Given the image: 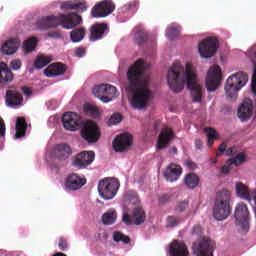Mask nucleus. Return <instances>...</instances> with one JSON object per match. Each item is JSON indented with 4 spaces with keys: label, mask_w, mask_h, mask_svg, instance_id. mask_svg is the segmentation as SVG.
<instances>
[{
    "label": "nucleus",
    "mask_w": 256,
    "mask_h": 256,
    "mask_svg": "<svg viewBox=\"0 0 256 256\" xmlns=\"http://www.w3.org/2000/svg\"><path fill=\"white\" fill-rule=\"evenodd\" d=\"M182 173H183V168L180 165L170 164L167 166L164 172V177L167 181H169L170 183H173L181 177Z\"/></svg>",
    "instance_id": "5701e85b"
},
{
    "label": "nucleus",
    "mask_w": 256,
    "mask_h": 256,
    "mask_svg": "<svg viewBox=\"0 0 256 256\" xmlns=\"http://www.w3.org/2000/svg\"><path fill=\"white\" fill-rule=\"evenodd\" d=\"M87 30L84 27L75 28L70 32V39L72 43H81L82 39H85Z\"/></svg>",
    "instance_id": "473e14b6"
},
{
    "label": "nucleus",
    "mask_w": 256,
    "mask_h": 256,
    "mask_svg": "<svg viewBox=\"0 0 256 256\" xmlns=\"http://www.w3.org/2000/svg\"><path fill=\"white\" fill-rule=\"evenodd\" d=\"M221 81H223V76L221 75V68H219V66L210 67L206 76L207 91H217V89H219V86L221 85Z\"/></svg>",
    "instance_id": "9b49d317"
},
{
    "label": "nucleus",
    "mask_w": 256,
    "mask_h": 256,
    "mask_svg": "<svg viewBox=\"0 0 256 256\" xmlns=\"http://www.w3.org/2000/svg\"><path fill=\"white\" fill-rule=\"evenodd\" d=\"M184 183L188 189L199 187V176L195 173H188L184 177Z\"/></svg>",
    "instance_id": "72a5a7b5"
},
{
    "label": "nucleus",
    "mask_w": 256,
    "mask_h": 256,
    "mask_svg": "<svg viewBox=\"0 0 256 256\" xmlns=\"http://www.w3.org/2000/svg\"><path fill=\"white\" fill-rule=\"evenodd\" d=\"M235 191L237 197L251 202V191H249V186L245 185L243 182H237L235 185Z\"/></svg>",
    "instance_id": "c85d7f7f"
},
{
    "label": "nucleus",
    "mask_w": 256,
    "mask_h": 256,
    "mask_svg": "<svg viewBox=\"0 0 256 256\" xmlns=\"http://www.w3.org/2000/svg\"><path fill=\"white\" fill-rule=\"evenodd\" d=\"M237 153V148L235 147H230L226 150V155L227 157H231Z\"/></svg>",
    "instance_id": "e2e57ef3"
},
{
    "label": "nucleus",
    "mask_w": 256,
    "mask_h": 256,
    "mask_svg": "<svg viewBox=\"0 0 256 256\" xmlns=\"http://www.w3.org/2000/svg\"><path fill=\"white\" fill-rule=\"evenodd\" d=\"M93 161H95V152L82 151L74 157L72 165L77 169H85V167H89Z\"/></svg>",
    "instance_id": "2eb2a0df"
},
{
    "label": "nucleus",
    "mask_w": 256,
    "mask_h": 256,
    "mask_svg": "<svg viewBox=\"0 0 256 256\" xmlns=\"http://www.w3.org/2000/svg\"><path fill=\"white\" fill-rule=\"evenodd\" d=\"M5 103L7 107L17 109L23 107V94L17 90H7L5 95Z\"/></svg>",
    "instance_id": "a211bd4d"
},
{
    "label": "nucleus",
    "mask_w": 256,
    "mask_h": 256,
    "mask_svg": "<svg viewBox=\"0 0 256 256\" xmlns=\"http://www.w3.org/2000/svg\"><path fill=\"white\" fill-rule=\"evenodd\" d=\"M22 65L23 63L20 59H14L10 62V69H12V71H20Z\"/></svg>",
    "instance_id": "3c124183"
},
{
    "label": "nucleus",
    "mask_w": 256,
    "mask_h": 256,
    "mask_svg": "<svg viewBox=\"0 0 256 256\" xmlns=\"http://www.w3.org/2000/svg\"><path fill=\"white\" fill-rule=\"evenodd\" d=\"M226 149H227V145L225 143L220 144L218 151L216 152V156L221 157V155H223V153H225Z\"/></svg>",
    "instance_id": "6e6d98bb"
},
{
    "label": "nucleus",
    "mask_w": 256,
    "mask_h": 256,
    "mask_svg": "<svg viewBox=\"0 0 256 256\" xmlns=\"http://www.w3.org/2000/svg\"><path fill=\"white\" fill-rule=\"evenodd\" d=\"M50 61H53V56L40 55L36 58L34 67L35 69H43V67H47Z\"/></svg>",
    "instance_id": "c9c22d12"
},
{
    "label": "nucleus",
    "mask_w": 256,
    "mask_h": 256,
    "mask_svg": "<svg viewBox=\"0 0 256 256\" xmlns=\"http://www.w3.org/2000/svg\"><path fill=\"white\" fill-rule=\"evenodd\" d=\"M229 215H231V192L222 190L216 195L213 217L216 221H225Z\"/></svg>",
    "instance_id": "20e7f679"
},
{
    "label": "nucleus",
    "mask_w": 256,
    "mask_h": 256,
    "mask_svg": "<svg viewBox=\"0 0 256 256\" xmlns=\"http://www.w3.org/2000/svg\"><path fill=\"white\" fill-rule=\"evenodd\" d=\"M89 9V6L87 5V1H74V11H77L78 13H85Z\"/></svg>",
    "instance_id": "37998d69"
},
{
    "label": "nucleus",
    "mask_w": 256,
    "mask_h": 256,
    "mask_svg": "<svg viewBox=\"0 0 256 256\" xmlns=\"http://www.w3.org/2000/svg\"><path fill=\"white\" fill-rule=\"evenodd\" d=\"M217 49H219V41L213 37L204 39L198 45V51L202 59H211V57H215Z\"/></svg>",
    "instance_id": "1a4fd4ad"
},
{
    "label": "nucleus",
    "mask_w": 256,
    "mask_h": 256,
    "mask_svg": "<svg viewBox=\"0 0 256 256\" xmlns=\"http://www.w3.org/2000/svg\"><path fill=\"white\" fill-rule=\"evenodd\" d=\"M62 125L66 131H77L83 125V117L75 112H65L62 115Z\"/></svg>",
    "instance_id": "f8f14e48"
},
{
    "label": "nucleus",
    "mask_w": 256,
    "mask_h": 256,
    "mask_svg": "<svg viewBox=\"0 0 256 256\" xmlns=\"http://www.w3.org/2000/svg\"><path fill=\"white\" fill-rule=\"evenodd\" d=\"M53 256H66L63 252H56Z\"/></svg>",
    "instance_id": "774afa93"
},
{
    "label": "nucleus",
    "mask_w": 256,
    "mask_h": 256,
    "mask_svg": "<svg viewBox=\"0 0 256 256\" xmlns=\"http://www.w3.org/2000/svg\"><path fill=\"white\" fill-rule=\"evenodd\" d=\"M24 51L25 53H32V51H35L36 47H37V38L32 37L27 39L24 42Z\"/></svg>",
    "instance_id": "ea45409f"
},
{
    "label": "nucleus",
    "mask_w": 256,
    "mask_h": 256,
    "mask_svg": "<svg viewBox=\"0 0 256 256\" xmlns=\"http://www.w3.org/2000/svg\"><path fill=\"white\" fill-rule=\"evenodd\" d=\"M195 147H196V149H203V140L196 139L195 140Z\"/></svg>",
    "instance_id": "0e129e2a"
},
{
    "label": "nucleus",
    "mask_w": 256,
    "mask_h": 256,
    "mask_svg": "<svg viewBox=\"0 0 256 256\" xmlns=\"http://www.w3.org/2000/svg\"><path fill=\"white\" fill-rule=\"evenodd\" d=\"M125 203L129 205H136V207L133 208L132 214H129L127 212H124L122 214V223L124 225H143L145 223V219L147 218L145 214V210L141 206H139V203L141 202L139 200V195L135 191H128L124 196Z\"/></svg>",
    "instance_id": "7ed1b4c3"
},
{
    "label": "nucleus",
    "mask_w": 256,
    "mask_h": 256,
    "mask_svg": "<svg viewBox=\"0 0 256 256\" xmlns=\"http://www.w3.org/2000/svg\"><path fill=\"white\" fill-rule=\"evenodd\" d=\"M109 33V25L105 22L95 23L90 27V41H100Z\"/></svg>",
    "instance_id": "f3484780"
},
{
    "label": "nucleus",
    "mask_w": 256,
    "mask_h": 256,
    "mask_svg": "<svg viewBox=\"0 0 256 256\" xmlns=\"http://www.w3.org/2000/svg\"><path fill=\"white\" fill-rule=\"evenodd\" d=\"M86 183L87 179L81 178L78 174L72 173L67 176L65 187L66 189H69V191H79V189L86 185Z\"/></svg>",
    "instance_id": "aec40b11"
},
{
    "label": "nucleus",
    "mask_w": 256,
    "mask_h": 256,
    "mask_svg": "<svg viewBox=\"0 0 256 256\" xmlns=\"http://www.w3.org/2000/svg\"><path fill=\"white\" fill-rule=\"evenodd\" d=\"M148 39H149V33H147V31L143 29H138L136 31L134 40H135V43H137V45L145 44V42L148 41Z\"/></svg>",
    "instance_id": "4c0bfd02"
},
{
    "label": "nucleus",
    "mask_w": 256,
    "mask_h": 256,
    "mask_svg": "<svg viewBox=\"0 0 256 256\" xmlns=\"http://www.w3.org/2000/svg\"><path fill=\"white\" fill-rule=\"evenodd\" d=\"M83 111H84V114L87 115V117H93V118L99 117V107L93 104H85L83 107Z\"/></svg>",
    "instance_id": "e433bc0d"
},
{
    "label": "nucleus",
    "mask_w": 256,
    "mask_h": 256,
    "mask_svg": "<svg viewBox=\"0 0 256 256\" xmlns=\"http://www.w3.org/2000/svg\"><path fill=\"white\" fill-rule=\"evenodd\" d=\"M67 72V65L61 62H55L50 64L46 69H44L45 77H61Z\"/></svg>",
    "instance_id": "4be33fe9"
},
{
    "label": "nucleus",
    "mask_w": 256,
    "mask_h": 256,
    "mask_svg": "<svg viewBox=\"0 0 256 256\" xmlns=\"http://www.w3.org/2000/svg\"><path fill=\"white\" fill-rule=\"evenodd\" d=\"M170 256H189V249L183 241L174 240L170 244Z\"/></svg>",
    "instance_id": "b1692460"
},
{
    "label": "nucleus",
    "mask_w": 256,
    "mask_h": 256,
    "mask_svg": "<svg viewBox=\"0 0 256 256\" xmlns=\"http://www.w3.org/2000/svg\"><path fill=\"white\" fill-rule=\"evenodd\" d=\"M27 134V121L25 118H18L16 121L15 139H21Z\"/></svg>",
    "instance_id": "7c9ffc66"
},
{
    "label": "nucleus",
    "mask_w": 256,
    "mask_h": 256,
    "mask_svg": "<svg viewBox=\"0 0 256 256\" xmlns=\"http://www.w3.org/2000/svg\"><path fill=\"white\" fill-rule=\"evenodd\" d=\"M81 23H83V18L75 12L58 15V25H61L63 29H75Z\"/></svg>",
    "instance_id": "ddd939ff"
},
{
    "label": "nucleus",
    "mask_w": 256,
    "mask_h": 256,
    "mask_svg": "<svg viewBox=\"0 0 256 256\" xmlns=\"http://www.w3.org/2000/svg\"><path fill=\"white\" fill-rule=\"evenodd\" d=\"M145 74V61L137 60L133 66L128 68L126 77L128 79L127 91L132 93L131 106L133 109H145L151 101L152 92L147 86L141 87V79Z\"/></svg>",
    "instance_id": "f03ea898"
},
{
    "label": "nucleus",
    "mask_w": 256,
    "mask_h": 256,
    "mask_svg": "<svg viewBox=\"0 0 256 256\" xmlns=\"http://www.w3.org/2000/svg\"><path fill=\"white\" fill-rule=\"evenodd\" d=\"M76 57H85V48L79 47L75 51Z\"/></svg>",
    "instance_id": "680f3d73"
},
{
    "label": "nucleus",
    "mask_w": 256,
    "mask_h": 256,
    "mask_svg": "<svg viewBox=\"0 0 256 256\" xmlns=\"http://www.w3.org/2000/svg\"><path fill=\"white\" fill-rule=\"evenodd\" d=\"M58 246H59V249H61V251H67V249L69 248V244L67 243V239H65L64 237H60L59 242H58Z\"/></svg>",
    "instance_id": "603ef678"
},
{
    "label": "nucleus",
    "mask_w": 256,
    "mask_h": 256,
    "mask_svg": "<svg viewBox=\"0 0 256 256\" xmlns=\"http://www.w3.org/2000/svg\"><path fill=\"white\" fill-rule=\"evenodd\" d=\"M119 191V181L113 178H105L99 181L98 193L102 199L109 201L117 195Z\"/></svg>",
    "instance_id": "423d86ee"
},
{
    "label": "nucleus",
    "mask_w": 256,
    "mask_h": 256,
    "mask_svg": "<svg viewBox=\"0 0 256 256\" xmlns=\"http://www.w3.org/2000/svg\"><path fill=\"white\" fill-rule=\"evenodd\" d=\"M201 233H203L201 225L197 224L192 228L191 235H201Z\"/></svg>",
    "instance_id": "5fc2aeb1"
},
{
    "label": "nucleus",
    "mask_w": 256,
    "mask_h": 256,
    "mask_svg": "<svg viewBox=\"0 0 256 256\" xmlns=\"http://www.w3.org/2000/svg\"><path fill=\"white\" fill-rule=\"evenodd\" d=\"M72 154L73 150L68 144H58L55 148V157L57 159H60V161H64V159H69Z\"/></svg>",
    "instance_id": "bb28decb"
},
{
    "label": "nucleus",
    "mask_w": 256,
    "mask_h": 256,
    "mask_svg": "<svg viewBox=\"0 0 256 256\" xmlns=\"http://www.w3.org/2000/svg\"><path fill=\"white\" fill-rule=\"evenodd\" d=\"M169 153H171L172 155H177V147L170 148Z\"/></svg>",
    "instance_id": "338daca9"
},
{
    "label": "nucleus",
    "mask_w": 256,
    "mask_h": 256,
    "mask_svg": "<svg viewBox=\"0 0 256 256\" xmlns=\"http://www.w3.org/2000/svg\"><path fill=\"white\" fill-rule=\"evenodd\" d=\"M117 222V211L110 209L102 215L103 225H114Z\"/></svg>",
    "instance_id": "f704fd0d"
},
{
    "label": "nucleus",
    "mask_w": 256,
    "mask_h": 256,
    "mask_svg": "<svg viewBox=\"0 0 256 256\" xmlns=\"http://www.w3.org/2000/svg\"><path fill=\"white\" fill-rule=\"evenodd\" d=\"M248 57L254 65V72H253V75H252L251 89H252V92L254 93V95H256V48H252L248 52Z\"/></svg>",
    "instance_id": "2f4dec72"
},
{
    "label": "nucleus",
    "mask_w": 256,
    "mask_h": 256,
    "mask_svg": "<svg viewBox=\"0 0 256 256\" xmlns=\"http://www.w3.org/2000/svg\"><path fill=\"white\" fill-rule=\"evenodd\" d=\"M115 11V3L111 0H102L96 3L91 9V15L95 19L109 17Z\"/></svg>",
    "instance_id": "9d476101"
},
{
    "label": "nucleus",
    "mask_w": 256,
    "mask_h": 256,
    "mask_svg": "<svg viewBox=\"0 0 256 256\" xmlns=\"http://www.w3.org/2000/svg\"><path fill=\"white\" fill-rule=\"evenodd\" d=\"M215 241L209 237H200L192 245V251L196 256H213L215 251Z\"/></svg>",
    "instance_id": "6e6552de"
},
{
    "label": "nucleus",
    "mask_w": 256,
    "mask_h": 256,
    "mask_svg": "<svg viewBox=\"0 0 256 256\" xmlns=\"http://www.w3.org/2000/svg\"><path fill=\"white\" fill-rule=\"evenodd\" d=\"M133 145V138L127 133L118 135L112 142V147L116 153H125Z\"/></svg>",
    "instance_id": "dca6fc26"
},
{
    "label": "nucleus",
    "mask_w": 256,
    "mask_h": 256,
    "mask_svg": "<svg viewBox=\"0 0 256 256\" xmlns=\"http://www.w3.org/2000/svg\"><path fill=\"white\" fill-rule=\"evenodd\" d=\"M15 79L13 72L5 62H0V83H12Z\"/></svg>",
    "instance_id": "cd10ccee"
},
{
    "label": "nucleus",
    "mask_w": 256,
    "mask_h": 256,
    "mask_svg": "<svg viewBox=\"0 0 256 256\" xmlns=\"http://www.w3.org/2000/svg\"><path fill=\"white\" fill-rule=\"evenodd\" d=\"M234 217L236 219V225L244 230L249 229V208L245 203H239L236 206Z\"/></svg>",
    "instance_id": "4468645a"
},
{
    "label": "nucleus",
    "mask_w": 256,
    "mask_h": 256,
    "mask_svg": "<svg viewBox=\"0 0 256 256\" xmlns=\"http://www.w3.org/2000/svg\"><path fill=\"white\" fill-rule=\"evenodd\" d=\"M166 36L170 40L175 39V37H179V27H177V26L168 27L166 30Z\"/></svg>",
    "instance_id": "49530a36"
},
{
    "label": "nucleus",
    "mask_w": 256,
    "mask_h": 256,
    "mask_svg": "<svg viewBox=\"0 0 256 256\" xmlns=\"http://www.w3.org/2000/svg\"><path fill=\"white\" fill-rule=\"evenodd\" d=\"M247 81H249V76L245 72H237L230 76L225 84L226 97L235 101L237 99V93L247 85Z\"/></svg>",
    "instance_id": "39448f33"
},
{
    "label": "nucleus",
    "mask_w": 256,
    "mask_h": 256,
    "mask_svg": "<svg viewBox=\"0 0 256 256\" xmlns=\"http://www.w3.org/2000/svg\"><path fill=\"white\" fill-rule=\"evenodd\" d=\"M5 120H3V118L0 117V137H5Z\"/></svg>",
    "instance_id": "052dcab7"
},
{
    "label": "nucleus",
    "mask_w": 256,
    "mask_h": 256,
    "mask_svg": "<svg viewBox=\"0 0 256 256\" xmlns=\"http://www.w3.org/2000/svg\"><path fill=\"white\" fill-rule=\"evenodd\" d=\"M123 116L119 113H114L108 121V125H119V122L122 121Z\"/></svg>",
    "instance_id": "09e8293b"
},
{
    "label": "nucleus",
    "mask_w": 256,
    "mask_h": 256,
    "mask_svg": "<svg viewBox=\"0 0 256 256\" xmlns=\"http://www.w3.org/2000/svg\"><path fill=\"white\" fill-rule=\"evenodd\" d=\"M21 40L19 38H10L1 47V52L4 55H15L17 53Z\"/></svg>",
    "instance_id": "393cba45"
},
{
    "label": "nucleus",
    "mask_w": 256,
    "mask_h": 256,
    "mask_svg": "<svg viewBox=\"0 0 256 256\" xmlns=\"http://www.w3.org/2000/svg\"><path fill=\"white\" fill-rule=\"evenodd\" d=\"M21 91L24 93L25 97H31V95H33V90L28 86L21 87Z\"/></svg>",
    "instance_id": "bf43d9fd"
},
{
    "label": "nucleus",
    "mask_w": 256,
    "mask_h": 256,
    "mask_svg": "<svg viewBox=\"0 0 256 256\" xmlns=\"http://www.w3.org/2000/svg\"><path fill=\"white\" fill-rule=\"evenodd\" d=\"M80 135L87 143H97L101 139V128L93 120L83 123Z\"/></svg>",
    "instance_id": "0eeeda50"
},
{
    "label": "nucleus",
    "mask_w": 256,
    "mask_h": 256,
    "mask_svg": "<svg viewBox=\"0 0 256 256\" xmlns=\"http://www.w3.org/2000/svg\"><path fill=\"white\" fill-rule=\"evenodd\" d=\"M112 237L115 243H120V241L124 243V245H129V243H131V238L123 234V232L114 231Z\"/></svg>",
    "instance_id": "58836bf2"
},
{
    "label": "nucleus",
    "mask_w": 256,
    "mask_h": 256,
    "mask_svg": "<svg viewBox=\"0 0 256 256\" xmlns=\"http://www.w3.org/2000/svg\"><path fill=\"white\" fill-rule=\"evenodd\" d=\"M173 130L166 128L163 129L158 137V142H157V149L161 150V149H165V147H167L169 145V142L171 141V139H173Z\"/></svg>",
    "instance_id": "a878e982"
},
{
    "label": "nucleus",
    "mask_w": 256,
    "mask_h": 256,
    "mask_svg": "<svg viewBox=\"0 0 256 256\" xmlns=\"http://www.w3.org/2000/svg\"><path fill=\"white\" fill-rule=\"evenodd\" d=\"M245 153H238L235 157L230 158L227 163L229 165H235L236 167H239V165H243L245 163Z\"/></svg>",
    "instance_id": "79ce46f5"
},
{
    "label": "nucleus",
    "mask_w": 256,
    "mask_h": 256,
    "mask_svg": "<svg viewBox=\"0 0 256 256\" xmlns=\"http://www.w3.org/2000/svg\"><path fill=\"white\" fill-rule=\"evenodd\" d=\"M167 227H177L179 225V217L177 216H168L166 220Z\"/></svg>",
    "instance_id": "8fccbe9b"
},
{
    "label": "nucleus",
    "mask_w": 256,
    "mask_h": 256,
    "mask_svg": "<svg viewBox=\"0 0 256 256\" xmlns=\"http://www.w3.org/2000/svg\"><path fill=\"white\" fill-rule=\"evenodd\" d=\"M230 172H231V169H229L228 166H222L221 168L222 175H229Z\"/></svg>",
    "instance_id": "69168bd1"
},
{
    "label": "nucleus",
    "mask_w": 256,
    "mask_h": 256,
    "mask_svg": "<svg viewBox=\"0 0 256 256\" xmlns=\"http://www.w3.org/2000/svg\"><path fill=\"white\" fill-rule=\"evenodd\" d=\"M36 27L40 29V31H47V29H55L59 27L58 16L50 15L45 16L36 22Z\"/></svg>",
    "instance_id": "412c9836"
},
{
    "label": "nucleus",
    "mask_w": 256,
    "mask_h": 256,
    "mask_svg": "<svg viewBox=\"0 0 256 256\" xmlns=\"http://www.w3.org/2000/svg\"><path fill=\"white\" fill-rule=\"evenodd\" d=\"M92 94L101 101V97H105V84L95 86L92 89Z\"/></svg>",
    "instance_id": "a18cd8bd"
},
{
    "label": "nucleus",
    "mask_w": 256,
    "mask_h": 256,
    "mask_svg": "<svg viewBox=\"0 0 256 256\" xmlns=\"http://www.w3.org/2000/svg\"><path fill=\"white\" fill-rule=\"evenodd\" d=\"M170 196L168 194H163L159 197L160 205H165V203H169Z\"/></svg>",
    "instance_id": "13d9d810"
},
{
    "label": "nucleus",
    "mask_w": 256,
    "mask_h": 256,
    "mask_svg": "<svg viewBox=\"0 0 256 256\" xmlns=\"http://www.w3.org/2000/svg\"><path fill=\"white\" fill-rule=\"evenodd\" d=\"M167 81L169 88L174 93H179L185 89L191 91V97L194 103H201L203 97V89L199 85V78L197 77V70L191 63L186 64V68L180 66L179 63H174L168 70Z\"/></svg>",
    "instance_id": "f257e3e1"
},
{
    "label": "nucleus",
    "mask_w": 256,
    "mask_h": 256,
    "mask_svg": "<svg viewBox=\"0 0 256 256\" xmlns=\"http://www.w3.org/2000/svg\"><path fill=\"white\" fill-rule=\"evenodd\" d=\"M186 167L190 170V171H195V169H197V164L195 162H193L192 160H188L185 162Z\"/></svg>",
    "instance_id": "4d7b16f0"
},
{
    "label": "nucleus",
    "mask_w": 256,
    "mask_h": 256,
    "mask_svg": "<svg viewBox=\"0 0 256 256\" xmlns=\"http://www.w3.org/2000/svg\"><path fill=\"white\" fill-rule=\"evenodd\" d=\"M187 209H189V202L186 200L176 202L174 207V211L176 213H184V211H187Z\"/></svg>",
    "instance_id": "c03bdc74"
},
{
    "label": "nucleus",
    "mask_w": 256,
    "mask_h": 256,
    "mask_svg": "<svg viewBox=\"0 0 256 256\" xmlns=\"http://www.w3.org/2000/svg\"><path fill=\"white\" fill-rule=\"evenodd\" d=\"M117 93V88L110 84H104V96L101 97L102 103H109L113 101V97H115Z\"/></svg>",
    "instance_id": "c756f323"
},
{
    "label": "nucleus",
    "mask_w": 256,
    "mask_h": 256,
    "mask_svg": "<svg viewBox=\"0 0 256 256\" xmlns=\"http://www.w3.org/2000/svg\"><path fill=\"white\" fill-rule=\"evenodd\" d=\"M46 35L50 39H61V37H63V35L61 34V31L59 30L50 31Z\"/></svg>",
    "instance_id": "864d4df0"
},
{
    "label": "nucleus",
    "mask_w": 256,
    "mask_h": 256,
    "mask_svg": "<svg viewBox=\"0 0 256 256\" xmlns=\"http://www.w3.org/2000/svg\"><path fill=\"white\" fill-rule=\"evenodd\" d=\"M253 115V100L245 98L238 108L237 116L241 121H249Z\"/></svg>",
    "instance_id": "6ab92c4d"
},
{
    "label": "nucleus",
    "mask_w": 256,
    "mask_h": 256,
    "mask_svg": "<svg viewBox=\"0 0 256 256\" xmlns=\"http://www.w3.org/2000/svg\"><path fill=\"white\" fill-rule=\"evenodd\" d=\"M204 131L207 133L208 147H213V143H215V139H217V130L211 127H206Z\"/></svg>",
    "instance_id": "a19ab883"
},
{
    "label": "nucleus",
    "mask_w": 256,
    "mask_h": 256,
    "mask_svg": "<svg viewBox=\"0 0 256 256\" xmlns=\"http://www.w3.org/2000/svg\"><path fill=\"white\" fill-rule=\"evenodd\" d=\"M60 9L62 11H75V1L67 0L61 3Z\"/></svg>",
    "instance_id": "de8ad7c7"
}]
</instances>
